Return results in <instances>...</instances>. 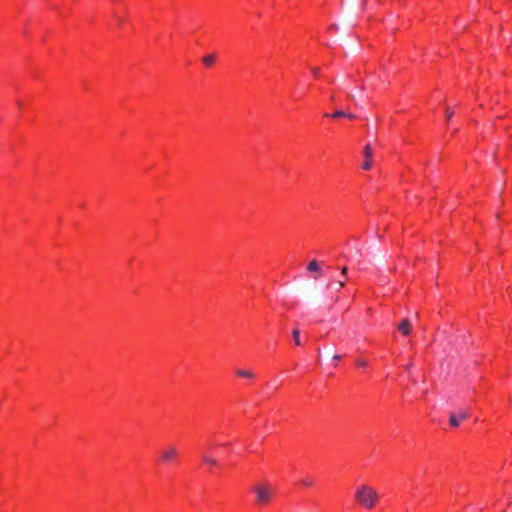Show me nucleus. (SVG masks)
Listing matches in <instances>:
<instances>
[{"label":"nucleus","instance_id":"obj_1","mask_svg":"<svg viewBox=\"0 0 512 512\" xmlns=\"http://www.w3.org/2000/svg\"><path fill=\"white\" fill-rule=\"evenodd\" d=\"M354 498L361 507L371 510L377 505L379 495L374 488L363 484L357 487Z\"/></svg>","mask_w":512,"mask_h":512},{"label":"nucleus","instance_id":"obj_2","mask_svg":"<svg viewBox=\"0 0 512 512\" xmlns=\"http://www.w3.org/2000/svg\"><path fill=\"white\" fill-rule=\"evenodd\" d=\"M256 493V502L259 504H266L269 502L273 494V488L270 485H256L254 487Z\"/></svg>","mask_w":512,"mask_h":512},{"label":"nucleus","instance_id":"obj_3","mask_svg":"<svg viewBox=\"0 0 512 512\" xmlns=\"http://www.w3.org/2000/svg\"><path fill=\"white\" fill-rule=\"evenodd\" d=\"M470 416L468 410H460L458 412H452L449 416V423L452 427H458L460 423Z\"/></svg>","mask_w":512,"mask_h":512},{"label":"nucleus","instance_id":"obj_4","mask_svg":"<svg viewBox=\"0 0 512 512\" xmlns=\"http://www.w3.org/2000/svg\"><path fill=\"white\" fill-rule=\"evenodd\" d=\"M177 454V448L174 445H168L162 450L161 459L165 463H170L176 458Z\"/></svg>","mask_w":512,"mask_h":512},{"label":"nucleus","instance_id":"obj_5","mask_svg":"<svg viewBox=\"0 0 512 512\" xmlns=\"http://www.w3.org/2000/svg\"><path fill=\"white\" fill-rule=\"evenodd\" d=\"M363 154H364V157H365V161L362 164V168L365 169V170H369L371 168V166H372L371 157H372V154H373L372 148H371L370 144H367L364 147Z\"/></svg>","mask_w":512,"mask_h":512},{"label":"nucleus","instance_id":"obj_6","mask_svg":"<svg viewBox=\"0 0 512 512\" xmlns=\"http://www.w3.org/2000/svg\"><path fill=\"white\" fill-rule=\"evenodd\" d=\"M309 273H315L316 275L313 277L314 279H318L319 276L322 275V268L320 263L317 260H312L308 263L306 267Z\"/></svg>","mask_w":512,"mask_h":512},{"label":"nucleus","instance_id":"obj_7","mask_svg":"<svg viewBox=\"0 0 512 512\" xmlns=\"http://www.w3.org/2000/svg\"><path fill=\"white\" fill-rule=\"evenodd\" d=\"M397 329L404 335L407 336L410 334L412 326L409 319H404L398 326Z\"/></svg>","mask_w":512,"mask_h":512},{"label":"nucleus","instance_id":"obj_8","mask_svg":"<svg viewBox=\"0 0 512 512\" xmlns=\"http://www.w3.org/2000/svg\"><path fill=\"white\" fill-rule=\"evenodd\" d=\"M326 117L328 116H331L333 118H338V117H347L349 119H354L355 118V115L352 114V113H346L345 111L343 110H337L335 111L332 115H329V114H325Z\"/></svg>","mask_w":512,"mask_h":512},{"label":"nucleus","instance_id":"obj_9","mask_svg":"<svg viewBox=\"0 0 512 512\" xmlns=\"http://www.w3.org/2000/svg\"><path fill=\"white\" fill-rule=\"evenodd\" d=\"M236 374L239 377L248 378V379H253L255 376L251 370H243V369H238L236 371Z\"/></svg>","mask_w":512,"mask_h":512},{"label":"nucleus","instance_id":"obj_10","mask_svg":"<svg viewBox=\"0 0 512 512\" xmlns=\"http://www.w3.org/2000/svg\"><path fill=\"white\" fill-rule=\"evenodd\" d=\"M215 59H216L215 54H209V55L204 56L202 61L206 66L210 67L214 64Z\"/></svg>","mask_w":512,"mask_h":512},{"label":"nucleus","instance_id":"obj_11","mask_svg":"<svg viewBox=\"0 0 512 512\" xmlns=\"http://www.w3.org/2000/svg\"><path fill=\"white\" fill-rule=\"evenodd\" d=\"M202 460L205 464H207L209 466H214L217 464V460L215 458L209 456L208 454H203Z\"/></svg>","mask_w":512,"mask_h":512},{"label":"nucleus","instance_id":"obj_12","mask_svg":"<svg viewBox=\"0 0 512 512\" xmlns=\"http://www.w3.org/2000/svg\"><path fill=\"white\" fill-rule=\"evenodd\" d=\"M292 336H293L295 344L296 345H300L301 342H300V331H299V329H294L293 332H292Z\"/></svg>","mask_w":512,"mask_h":512},{"label":"nucleus","instance_id":"obj_13","mask_svg":"<svg viewBox=\"0 0 512 512\" xmlns=\"http://www.w3.org/2000/svg\"><path fill=\"white\" fill-rule=\"evenodd\" d=\"M356 364H357V366H359V367L365 368V367H367L368 362H367L366 360H364V359H358V360L356 361Z\"/></svg>","mask_w":512,"mask_h":512},{"label":"nucleus","instance_id":"obj_14","mask_svg":"<svg viewBox=\"0 0 512 512\" xmlns=\"http://www.w3.org/2000/svg\"><path fill=\"white\" fill-rule=\"evenodd\" d=\"M301 483L305 486H311L313 484V481L311 479H303L301 480Z\"/></svg>","mask_w":512,"mask_h":512},{"label":"nucleus","instance_id":"obj_15","mask_svg":"<svg viewBox=\"0 0 512 512\" xmlns=\"http://www.w3.org/2000/svg\"><path fill=\"white\" fill-rule=\"evenodd\" d=\"M446 118L449 120L453 116V111L450 108H446Z\"/></svg>","mask_w":512,"mask_h":512},{"label":"nucleus","instance_id":"obj_16","mask_svg":"<svg viewBox=\"0 0 512 512\" xmlns=\"http://www.w3.org/2000/svg\"><path fill=\"white\" fill-rule=\"evenodd\" d=\"M347 271H348V269H347V267H346V266L342 267V269H341V275H342L343 277H347Z\"/></svg>","mask_w":512,"mask_h":512},{"label":"nucleus","instance_id":"obj_17","mask_svg":"<svg viewBox=\"0 0 512 512\" xmlns=\"http://www.w3.org/2000/svg\"><path fill=\"white\" fill-rule=\"evenodd\" d=\"M345 286V282L342 279H339L338 281V288L339 290Z\"/></svg>","mask_w":512,"mask_h":512},{"label":"nucleus","instance_id":"obj_18","mask_svg":"<svg viewBox=\"0 0 512 512\" xmlns=\"http://www.w3.org/2000/svg\"><path fill=\"white\" fill-rule=\"evenodd\" d=\"M312 72H313V74H314L315 76H318V74H319V69H318V68H313V69H312Z\"/></svg>","mask_w":512,"mask_h":512},{"label":"nucleus","instance_id":"obj_19","mask_svg":"<svg viewBox=\"0 0 512 512\" xmlns=\"http://www.w3.org/2000/svg\"><path fill=\"white\" fill-rule=\"evenodd\" d=\"M340 359H341V356H340V355H338V354H335V355L333 356V360L338 361V360H340Z\"/></svg>","mask_w":512,"mask_h":512},{"label":"nucleus","instance_id":"obj_20","mask_svg":"<svg viewBox=\"0 0 512 512\" xmlns=\"http://www.w3.org/2000/svg\"><path fill=\"white\" fill-rule=\"evenodd\" d=\"M331 286H332V282H329V283L327 284V288H330Z\"/></svg>","mask_w":512,"mask_h":512},{"label":"nucleus","instance_id":"obj_21","mask_svg":"<svg viewBox=\"0 0 512 512\" xmlns=\"http://www.w3.org/2000/svg\"><path fill=\"white\" fill-rule=\"evenodd\" d=\"M411 368V365H407L406 369L409 370Z\"/></svg>","mask_w":512,"mask_h":512}]
</instances>
